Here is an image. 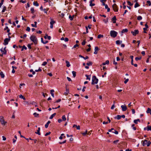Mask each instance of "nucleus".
Instances as JSON below:
<instances>
[{"instance_id": "nucleus-1", "label": "nucleus", "mask_w": 151, "mask_h": 151, "mask_svg": "<svg viewBox=\"0 0 151 151\" xmlns=\"http://www.w3.org/2000/svg\"><path fill=\"white\" fill-rule=\"evenodd\" d=\"M30 39L35 45L37 44V40L35 36L34 35L31 36L30 37Z\"/></svg>"}, {"instance_id": "nucleus-2", "label": "nucleus", "mask_w": 151, "mask_h": 151, "mask_svg": "<svg viewBox=\"0 0 151 151\" xmlns=\"http://www.w3.org/2000/svg\"><path fill=\"white\" fill-rule=\"evenodd\" d=\"M92 85H93L95 84H96L98 83V79L96 78V76H93L92 77Z\"/></svg>"}, {"instance_id": "nucleus-3", "label": "nucleus", "mask_w": 151, "mask_h": 151, "mask_svg": "<svg viewBox=\"0 0 151 151\" xmlns=\"http://www.w3.org/2000/svg\"><path fill=\"white\" fill-rule=\"evenodd\" d=\"M0 122L1 124L4 126H5L6 124L7 123V122L5 121L4 118L2 116H0Z\"/></svg>"}, {"instance_id": "nucleus-4", "label": "nucleus", "mask_w": 151, "mask_h": 151, "mask_svg": "<svg viewBox=\"0 0 151 151\" xmlns=\"http://www.w3.org/2000/svg\"><path fill=\"white\" fill-rule=\"evenodd\" d=\"M110 36L114 38L117 36V32L114 30H111L110 32Z\"/></svg>"}, {"instance_id": "nucleus-5", "label": "nucleus", "mask_w": 151, "mask_h": 151, "mask_svg": "<svg viewBox=\"0 0 151 151\" xmlns=\"http://www.w3.org/2000/svg\"><path fill=\"white\" fill-rule=\"evenodd\" d=\"M114 11L115 12H117L118 11V7L116 4H114L112 6Z\"/></svg>"}, {"instance_id": "nucleus-6", "label": "nucleus", "mask_w": 151, "mask_h": 151, "mask_svg": "<svg viewBox=\"0 0 151 151\" xmlns=\"http://www.w3.org/2000/svg\"><path fill=\"white\" fill-rule=\"evenodd\" d=\"M10 40V39L9 38H5L4 40V43L3 44L6 45L8 44Z\"/></svg>"}, {"instance_id": "nucleus-7", "label": "nucleus", "mask_w": 151, "mask_h": 151, "mask_svg": "<svg viewBox=\"0 0 151 151\" xmlns=\"http://www.w3.org/2000/svg\"><path fill=\"white\" fill-rule=\"evenodd\" d=\"M131 33L134 36H136V35L139 33V32L138 30H135L134 31H132Z\"/></svg>"}, {"instance_id": "nucleus-8", "label": "nucleus", "mask_w": 151, "mask_h": 151, "mask_svg": "<svg viewBox=\"0 0 151 151\" xmlns=\"http://www.w3.org/2000/svg\"><path fill=\"white\" fill-rule=\"evenodd\" d=\"M121 107L122 108V111H126L127 109V107L125 105H122Z\"/></svg>"}, {"instance_id": "nucleus-9", "label": "nucleus", "mask_w": 151, "mask_h": 151, "mask_svg": "<svg viewBox=\"0 0 151 151\" xmlns=\"http://www.w3.org/2000/svg\"><path fill=\"white\" fill-rule=\"evenodd\" d=\"M99 50V48L98 47H95L94 50L95 51L94 52V53L95 54H97L98 51Z\"/></svg>"}, {"instance_id": "nucleus-10", "label": "nucleus", "mask_w": 151, "mask_h": 151, "mask_svg": "<svg viewBox=\"0 0 151 151\" xmlns=\"http://www.w3.org/2000/svg\"><path fill=\"white\" fill-rule=\"evenodd\" d=\"M112 21L113 22V23H115L116 22V16H114L112 19Z\"/></svg>"}, {"instance_id": "nucleus-11", "label": "nucleus", "mask_w": 151, "mask_h": 151, "mask_svg": "<svg viewBox=\"0 0 151 151\" xmlns=\"http://www.w3.org/2000/svg\"><path fill=\"white\" fill-rule=\"evenodd\" d=\"M0 50L2 54H6V50H3V48H1L0 49Z\"/></svg>"}, {"instance_id": "nucleus-12", "label": "nucleus", "mask_w": 151, "mask_h": 151, "mask_svg": "<svg viewBox=\"0 0 151 151\" xmlns=\"http://www.w3.org/2000/svg\"><path fill=\"white\" fill-rule=\"evenodd\" d=\"M142 145L143 146H145L147 142V140H145L144 141H142Z\"/></svg>"}, {"instance_id": "nucleus-13", "label": "nucleus", "mask_w": 151, "mask_h": 151, "mask_svg": "<svg viewBox=\"0 0 151 151\" xmlns=\"http://www.w3.org/2000/svg\"><path fill=\"white\" fill-rule=\"evenodd\" d=\"M50 123V121H49L47 122V123L45 125V127L47 128L48 127V126L49 124Z\"/></svg>"}, {"instance_id": "nucleus-14", "label": "nucleus", "mask_w": 151, "mask_h": 151, "mask_svg": "<svg viewBox=\"0 0 151 151\" xmlns=\"http://www.w3.org/2000/svg\"><path fill=\"white\" fill-rule=\"evenodd\" d=\"M121 118V116L120 115H117L115 117V119H117L118 120H119Z\"/></svg>"}, {"instance_id": "nucleus-15", "label": "nucleus", "mask_w": 151, "mask_h": 151, "mask_svg": "<svg viewBox=\"0 0 151 151\" xmlns=\"http://www.w3.org/2000/svg\"><path fill=\"white\" fill-rule=\"evenodd\" d=\"M54 92V91L53 89L51 90H50V93L51 94L52 96L53 97H54V94L53 93Z\"/></svg>"}, {"instance_id": "nucleus-16", "label": "nucleus", "mask_w": 151, "mask_h": 151, "mask_svg": "<svg viewBox=\"0 0 151 151\" xmlns=\"http://www.w3.org/2000/svg\"><path fill=\"white\" fill-rule=\"evenodd\" d=\"M137 122H140V121L139 119H135L134 120V122L135 124H137L138 123Z\"/></svg>"}, {"instance_id": "nucleus-17", "label": "nucleus", "mask_w": 151, "mask_h": 151, "mask_svg": "<svg viewBox=\"0 0 151 151\" xmlns=\"http://www.w3.org/2000/svg\"><path fill=\"white\" fill-rule=\"evenodd\" d=\"M66 63V66L69 67L70 65V64L69 62L67 60H66L65 61Z\"/></svg>"}, {"instance_id": "nucleus-18", "label": "nucleus", "mask_w": 151, "mask_h": 151, "mask_svg": "<svg viewBox=\"0 0 151 151\" xmlns=\"http://www.w3.org/2000/svg\"><path fill=\"white\" fill-rule=\"evenodd\" d=\"M0 75L1 77V78H3L4 77V75L3 74V72L2 71H1V72H0Z\"/></svg>"}, {"instance_id": "nucleus-19", "label": "nucleus", "mask_w": 151, "mask_h": 151, "mask_svg": "<svg viewBox=\"0 0 151 151\" xmlns=\"http://www.w3.org/2000/svg\"><path fill=\"white\" fill-rule=\"evenodd\" d=\"M122 42V41H120L119 40H117L116 41V44L117 45H119Z\"/></svg>"}, {"instance_id": "nucleus-20", "label": "nucleus", "mask_w": 151, "mask_h": 151, "mask_svg": "<svg viewBox=\"0 0 151 151\" xmlns=\"http://www.w3.org/2000/svg\"><path fill=\"white\" fill-rule=\"evenodd\" d=\"M56 115V113H54L52 114L50 117V119H52Z\"/></svg>"}, {"instance_id": "nucleus-21", "label": "nucleus", "mask_w": 151, "mask_h": 151, "mask_svg": "<svg viewBox=\"0 0 151 151\" xmlns=\"http://www.w3.org/2000/svg\"><path fill=\"white\" fill-rule=\"evenodd\" d=\"M74 15H73L72 16H71L70 15L69 17V19H70V20L71 21H72L73 20V18H74Z\"/></svg>"}, {"instance_id": "nucleus-22", "label": "nucleus", "mask_w": 151, "mask_h": 151, "mask_svg": "<svg viewBox=\"0 0 151 151\" xmlns=\"http://www.w3.org/2000/svg\"><path fill=\"white\" fill-rule=\"evenodd\" d=\"M49 9L48 8H46V9H44L43 10L45 13L47 14V11Z\"/></svg>"}, {"instance_id": "nucleus-23", "label": "nucleus", "mask_w": 151, "mask_h": 151, "mask_svg": "<svg viewBox=\"0 0 151 151\" xmlns=\"http://www.w3.org/2000/svg\"><path fill=\"white\" fill-rule=\"evenodd\" d=\"M6 6H4L2 11V13L4 12L6 10Z\"/></svg>"}, {"instance_id": "nucleus-24", "label": "nucleus", "mask_w": 151, "mask_h": 151, "mask_svg": "<svg viewBox=\"0 0 151 151\" xmlns=\"http://www.w3.org/2000/svg\"><path fill=\"white\" fill-rule=\"evenodd\" d=\"M128 29H123L122 31V33H124V32H128Z\"/></svg>"}, {"instance_id": "nucleus-25", "label": "nucleus", "mask_w": 151, "mask_h": 151, "mask_svg": "<svg viewBox=\"0 0 151 151\" xmlns=\"http://www.w3.org/2000/svg\"><path fill=\"white\" fill-rule=\"evenodd\" d=\"M33 5L36 6H38L39 5L37 2H33Z\"/></svg>"}, {"instance_id": "nucleus-26", "label": "nucleus", "mask_w": 151, "mask_h": 151, "mask_svg": "<svg viewBox=\"0 0 151 151\" xmlns=\"http://www.w3.org/2000/svg\"><path fill=\"white\" fill-rule=\"evenodd\" d=\"M62 119L64 121H66V118L65 115L63 116H62Z\"/></svg>"}, {"instance_id": "nucleus-27", "label": "nucleus", "mask_w": 151, "mask_h": 151, "mask_svg": "<svg viewBox=\"0 0 151 151\" xmlns=\"http://www.w3.org/2000/svg\"><path fill=\"white\" fill-rule=\"evenodd\" d=\"M92 63L91 62H89L88 63H86V65H87L90 66V65H91L92 64Z\"/></svg>"}, {"instance_id": "nucleus-28", "label": "nucleus", "mask_w": 151, "mask_h": 151, "mask_svg": "<svg viewBox=\"0 0 151 151\" xmlns=\"http://www.w3.org/2000/svg\"><path fill=\"white\" fill-rule=\"evenodd\" d=\"M19 97L20 98L24 100H25L26 99L25 97H24L23 96H22V95L20 94L19 95Z\"/></svg>"}, {"instance_id": "nucleus-29", "label": "nucleus", "mask_w": 151, "mask_h": 151, "mask_svg": "<svg viewBox=\"0 0 151 151\" xmlns=\"http://www.w3.org/2000/svg\"><path fill=\"white\" fill-rule=\"evenodd\" d=\"M27 37V35L25 34L23 36H20V37L21 38H23L24 39H25L26 37Z\"/></svg>"}, {"instance_id": "nucleus-30", "label": "nucleus", "mask_w": 151, "mask_h": 151, "mask_svg": "<svg viewBox=\"0 0 151 151\" xmlns=\"http://www.w3.org/2000/svg\"><path fill=\"white\" fill-rule=\"evenodd\" d=\"M147 131L151 130V126H148L147 127Z\"/></svg>"}, {"instance_id": "nucleus-31", "label": "nucleus", "mask_w": 151, "mask_h": 151, "mask_svg": "<svg viewBox=\"0 0 151 151\" xmlns=\"http://www.w3.org/2000/svg\"><path fill=\"white\" fill-rule=\"evenodd\" d=\"M86 79H88L89 81L90 80V77L88 75L86 74Z\"/></svg>"}, {"instance_id": "nucleus-32", "label": "nucleus", "mask_w": 151, "mask_h": 151, "mask_svg": "<svg viewBox=\"0 0 151 151\" xmlns=\"http://www.w3.org/2000/svg\"><path fill=\"white\" fill-rule=\"evenodd\" d=\"M24 49H25V50L27 49V47L24 45L22 46V48L21 49V51H22Z\"/></svg>"}, {"instance_id": "nucleus-33", "label": "nucleus", "mask_w": 151, "mask_h": 151, "mask_svg": "<svg viewBox=\"0 0 151 151\" xmlns=\"http://www.w3.org/2000/svg\"><path fill=\"white\" fill-rule=\"evenodd\" d=\"M33 115H34L35 117H38L39 114L36 112L34 113L33 114Z\"/></svg>"}, {"instance_id": "nucleus-34", "label": "nucleus", "mask_w": 151, "mask_h": 151, "mask_svg": "<svg viewBox=\"0 0 151 151\" xmlns=\"http://www.w3.org/2000/svg\"><path fill=\"white\" fill-rule=\"evenodd\" d=\"M104 37L103 35H101V34L99 35L98 36L97 38L99 39L101 37Z\"/></svg>"}, {"instance_id": "nucleus-35", "label": "nucleus", "mask_w": 151, "mask_h": 151, "mask_svg": "<svg viewBox=\"0 0 151 151\" xmlns=\"http://www.w3.org/2000/svg\"><path fill=\"white\" fill-rule=\"evenodd\" d=\"M141 57H136L135 58V60L136 61H138L139 60H140L141 59Z\"/></svg>"}, {"instance_id": "nucleus-36", "label": "nucleus", "mask_w": 151, "mask_h": 151, "mask_svg": "<svg viewBox=\"0 0 151 151\" xmlns=\"http://www.w3.org/2000/svg\"><path fill=\"white\" fill-rule=\"evenodd\" d=\"M142 17L141 16H138L137 17V19L138 20H140L142 19Z\"/></svg>"}, {"instance_id": "nucleus-37", "label": "nucleus", "mask_w": 151, "mask_h": 151, "mask_svg": "<svg viewBox=\"0 0 151 151\" xmlns=\"http://www.w3.org/2000/svg\"><path fill=\"white\" fill-rule=\"evenodd\" d=\"M72 74H73V76L74 78H75L76 76V72L74 71H73L72 72Z\"/></svg>"}, {"instance_id": "nucleus-38", "label": "nucleus", "mask_w": 151, "mask_h": 151, "mask_svg": "<svg viewBox=\"0 0 151 151\" xmlns=\"http://www.w3.org/2000/svg\"><path fill=\"white\" fill-rule=\"evenodd\" d=\"M55 21L52 20H51V21L50 22V24L51 25H53V24L55 23Z\"/></svg>"}, {"instance_id": "nucleus-39", "label": "nucleus", "mask_w": 151, "mask_h": 151, "mask_svg": "<svg viewBox=\"0 0 151 151\" xmlns=\"http://www.w3.org/2000/svg\"><path fill=\"white\" fill-rule=\"evenodd\" d=\"M139 6V5L138 3H136L134 5V7L136 8Z\"/></svg>"}, {"instance_id": "nucleus-40", "label": "nucleus", "mask_w": 151, "mask_h": 151, "mask_svg": "<svg viewBox=\"0 0 151 151\" xmlns=\"http://www.w3.org/2000/svg\"><path fill=\"white\" fill-rule=\"evenodd\" d=\"M151 144V142L150 141H149L148 142L147 141V147H148L149 146L150 144Z\"/></svg>"}, {"instance_id": "nucleus-41", "label": "nucleus", "mask_w": 151, "mask_h": 151, "mask_svg": "<svg viewBox=\"0 0 151 151\" xmlns=\"http://www.w3.org/2000/svg\"><path fill=\"white\" fill-rule=\"evenodd\" d=\"M87 134V131L86 130L85 132L82 133L81 134L83 136H85Z\"/></svg>"}, {"instance_id": "nucleus-42", "label": "nucleus", "mask_w": 151, "mask_h": 151, "mask_svg": "<svg viewBox=\"0 0 151 151\" xmlns=\"http://www.w3.org/2000/svg\"><path fill=\"white\" fill-rule=\"evenodd\" d=\"M86 43V40H83V42H82L81 44L83 45H84Z\"/></svg>"}, {"instance_id": "nucleus-43", "label": "nucleus", "mask_w": 151, "mask_h": 151, "mask_svg": "<svg viewBox=\"0 0 151 151\" xmlns=\"http://www.w3.org/2000/svg\"><path fill=\"white\" fill-rule=\"evenodd\" d=\"M31 11L32 13L33 14L34 13V9L33 8L31 9Z\"/></svg>"}, {"instance_id": "nucleus-44", "label": "nucleus", "mask_w": 151, "mask_h": 151, "mask_svg": "<svg viewBox=\"0 0 151 151\" xmlns=\"http://www.w3.org/2000/svg\"><path fill=\"white\" fill-rule=\"evenodd\" d=\"M114 131L112 132L114 133L115 134H118V132L117 131L114 129Z\"/></svg>"}, {"instance_id": "nucleus-45", "label": "nucleus", "mask_w": 151, "mask_h": 151, "mask_svg": "<svg viewBox=\"0 0 151 151\" xmlns=\"http://www.w3.org/2000/svg\"><path fill=\"white\" fill-rule=\"evenodd\" d=\"M151 111V109L150 108H148L147 110V113H150Z\"/></svg>"}, {"instance_id": "nucleus-46", "label": "nucleus", "mask_w": 151, "mask_h": 151, "mask_svg": "<svg viewBox=\"0 0 151 151\" xmlns=\"http://www.w3.org/2000/svg\"><path fill=\"white\" fill-rule=\"evenodd\" d=\"M95 5V4L94 3H92L91 2H90V6H94Z\"/></svg>"}, {"instance_id": "nucleus-47", "label": "nucleus", "mask_w": 151, "mask_h": 151, "mask_svg": "<svg viewBox=\"0 0 151 151\" xmlns=\"http://www.w3.org/2000/svg\"><path fill=\"white\" fill-rule=\"evenodd\" d=\"M147 4H148L149 6H150L151 5V2L150 1H147Z\"/></svg>"}, {"instance_id": "nucleus-48", "label": "nucleus", "mask_w": 151, "mask_h": 151, "mask_svg": "<svg viewBox=\"0 0 151 151\" xmlns=\"http://www.w3.org/2000/svg\"><path fill=\"white\" fill-rule=\"evenodd\" d=\"M30 72H32V74L33 75H34L35 74V71H33V70L32 69H31L30 70Z\"/></svg>"}, {"instance_id": "nucleus-49", "label": "nucleus", "mask_w": 151, "mask_h": 151, "mask_svg": "<svg viewBox=\"0 0 151 151\" xmlns=\"http://www.w3.org/2000/svg\"><path fill=\"white\" fill-rule=\"evenodd\" d=\"M35 133L36 134H38L39 135H40V131L37 130V132H36Z\"/></svg>"}, {"instance_id": "nucleus-50", "label": "nucleus", "mask_w": 151, "mask_h": 151, "mask_svg": "<svg viewBox=\"0 0 151 151\" xmlns=\"http://www.w3.org/2000/svg\"><path fill=\"white\" fill-rule=\"evenodd\" d=\"M127 2L128 3V5L130 6H132L133 5V4H132L129 1H128Z\"/></svg>"}, {"instance_id": "nucleus-51", "label": "nucleus", "mask_w": 151, "mask_h": 151, "mask_svg": "<svg viewBox=\"0 0 151 151\" xmlns=\"http://www.w3.org/2000/svg\"><path fill=\"white\" fill-rule=\"evenodd\" d=\"M47 63V62H44L42 64V65H43V66H45V65Z\"/></svg>"}, {"instance_id": "nucleus-52", "label": "nucleus", "mask_w": 151, "mask_h": 151, "mask_svg": "<svg viewBox=\"0 0 151 151\" xmlns=\"http://www.w3.org/2000/svg\"><path fill=\"white\" fill-rule=\"evenodd\" d=\"M42 71L41 69L40 68H39L38 70H35V72H37L38 71Z\"/></svg>"}, {"instance_id": "nucleus-53", "label": "nucleus", "mask_w": 151, "mask_h": 151, "mask_svg": "<svg viewBox=\"0 0 151 151\" xmlns=\"http://www.w3.org/2000/svg\"><path fill=\"white\" fill-rule=\"evenodd\" d=\"M69 93V90H68V89H66V92L65 93V95H67V94H68Z\"/></svg>"}, {"instance_id": "nucleus-54", "label": "nucleus", "mask_w": 151, "mask_h": 151, "mask_svg": "<svg viewBox=\"0 0 151 151\" xmlns=\"http://www.w3.org/2000/svg\"><path fill=\"white\" fill-rule=\"evenodd\" d=\"M26 30L28 32H29L30 30V28L29 27H27Z\"/></svg>"}, {"instance_id": "nucleus-55", "label": "nucleus", "mask_w": 151, "mask_h": 151, "mask_svg": "<svg viewBox=\"0 0 151 151\" xmlns=\"http://www.w3.org/2000/svg\"><path fill=\"white\" fill-rule=\"evenodd\" d=\"M27 47L29 49H31V45L30 44H28L27 45Z\"/></svg>"}, {"instance_id": "nucleus-56", "label": "nucleus", "mask_w": 151, "mask_h": 151, "mask_svg": "<svg viewBox=\"0 0 151 151\" xmlns=\"http://www.w3.org/2000/svg\"><path fill=\"white\" fill-rule=\"evenodd\" d=\"M119 141V140H116L113 141V143L114 144H116L117 142Z\"/></svg>"}, {"instance_id": "nucleus-57", "label": "nucleus", "mask_w": 151, "mask_h": 151, "mask_svg": "<svg viewBox=\"0 0 151 151\" xmlns=\"http://www.w3.org/2000/svg\"><path fill=\"white\" fill-rule=\"evenodd\" d=\"M50 133H51L50 132H47V133H46L45 134V136H47L49 135L50 134Z\"/></svg>"}, {"instance_id": "nucleus-58", "label": "nucleus", "mask_w": 151, "mask_h": 151, "mask_svg": "<svg viewBox=\"0 0 151 151\" xmlns=\"http://www.w3.org/2000/svg\"><path fill=\"white\" fill-rule=\"evenodd\" d=\"M66 140H65L63 142H60L59 143V144H64V143H66Z\"/></svg>"}, {"instance_id": "nucleus-59", "label": "nucleus", "mask_w": 151, "mask_h": 151, "mask_svg": "<svg viewBox=\"0 0 151 151\" xmlns=\"http://www.w3.org/2000/svg\"><path fill=\"white\" fill-rule=\"evenodd\" d=\"M129 80L128 79H126L124 81V83L125 84H126L128 81Z\"/></svg>"}, {"instance_id": "nucleus-60", "label": "nucleus", "mask_w": 151, "mask_h": 151, "mask_svg": "<svg viewBox=\"0 0 151 151\" xmlns=\"http://www.w3.org/2000/svg\"><path fill=\"white\" fill-rule=\"evenodd\" d=\"M144 30V33H146L147 32H146V31L147 30V29L146 28H144L143 29Z\"/></svg>"}, {"instance_id": "nucleus-61", "label": "nucleus", "mask_w": 151, "mask_h": 151, "mask_svg": "<svg viewBox=\"0 0 151 151\" xmlns=\"http://www.w3.org/2000/svg\"><path fill=\"white\" fill-rule=\"evenodd\" d=\"M79 46V45H78L77 44H76L73 47V48H76V47H78Z\"/></svg>"}, {"instance_id": "nucleus-62", "label": "nucleus", "mask_w": 151, "mask_h": 151, "mask_svg": "<svg viewBox=\"0 0 151 151\" xmlns=\"http://www.w3.org/2000/svg\"><path fill=\"white\" fill-rule=\"evenodd\" d=\"M65 40V42H68V39L67 38V37H65V39H64V40Z\"/></svg>"}, {"instance_id": "nucleus-63", "label": "nucleus", "mask_w": 151, "mask_h": 151, "mask_svg": "<svg viewBox=\"0 0 151 151\" xmlns=\"http://www.w3.org/2000/svg\"><path fill=\"white\" fill-rule=\"evenodd\" d=\"M132 111L133 114H134L135 113V111L134 109H132Z\"/></svg>"}, {"instance_id": "nucleus-64", "label": "nucleus", "mask_w": 151, "mask_h": 151, "mask_svg": "<svg viewBox=\"0 0 151 151\" xmlns=\"http://www.w3.org/2000/svg\"><path fill=\"white\" fill-rule=\"evenodd\" d=\"M141 54L143 55L144 56L145 55V52L144 51H142L141 52Z\"/></svg>"}]
</instances>
